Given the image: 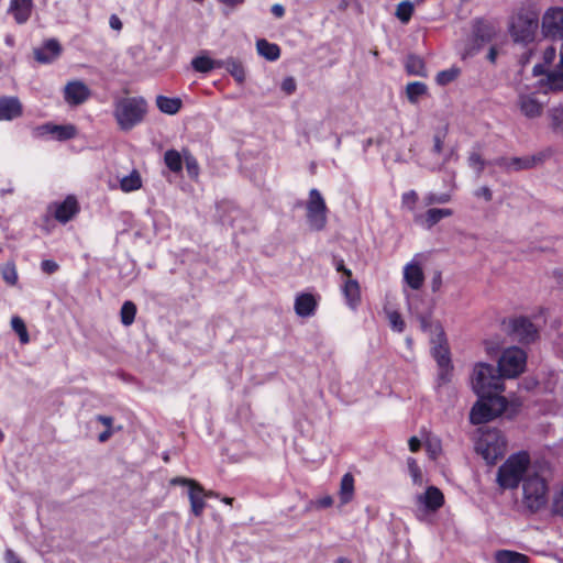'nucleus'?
Instances as JSON below:
<instances>
[{
  "label": "nucleus",
  "instance_id": "nucleus-1",
  "mask_svg": "<svg viewBox=\"0 0 563 563\" xmlns=\"http://www.w3.org/2000/svg\"><path fill=\"white\" fill-rule=\"evenodd\" d=\"M538 465L530 462L529 454L519 452L510 455L498 468L496 481L503 489L517 488L531 470Z\"/></svg>",
  "mask_w": 563,
  "mask_h": 563
},
{
  "label": "nucleus",
  "instance_id": "nucleus-2",
  "mask_svg": "<svg viewBox=\"0 0 563 563\" xmlns=\"http://www.w3.org/2000/svg\"><path fill=\"white\" fill-rule=\"evenodd\" d=\"M147 113L143 97H121L114 101L113 117L120 130L130 131L141 124Z\"/></svg>",
  "mask_w": 563,
  "mask_h": 563
},
{
  "label": "nucleus",
  "instance_id": "nucleus-3",
  "mask_svg": "<svg viewBox=\"0 0 563 563\" xmlns=\"http://www.w3.org/2000/svg\"><path fill=\"white\" fill-rule=\"evenodd\" d=\"M410 151L417 154L420 165L431 170L440 169L455 155V150L450 143H415Z\"/></svg>",
  "mask_w": 563,
  "mask_h": 563
},
{
  "label": "nucleus",
  "instance_id": "nucleus-4",
  "mask_svg": "<svg viewBox=\"0 0 563 563\" xmlns=\"http://www.w3.org/2000/svg\"><path fill=\"white\" fill-rule=\"evenodd\" d=\"M471 384L478 397L500 394L504 390L503 377L498 368L487 363H477L474 366Z\"/></svg>",
  "mask_w": 563,
  "mask_h": 563
},
{
  "label": "nucleus",
  "instance_id": "nucleus-5",
  "mask_svg": "<svg viewBox=\"0 0 563 563\" xmlns=\"http://www.w3.org/2000/svg\"><path fill=\"white\" fill-rule=\"evenodd\" d=\"M475 450L488 464H495L506 452V440L497 429L481 427Z\"/></svg>",
  "mask_w": 563,
  "mask_h": 563
},
{
  "label": "nucleus",
  "instance_id": "nucleus-6",
  "mask_svg": "<svg viewBox=\"0 0 563 563\" xmlns=\"http://www.w3.org/2000/svg\"><path fill=\"white\" fill-rule=\"evenodd\" d=\"M548 485L540 473V466L531 470L528 477L522 483V504L531 511L536 512L547 503Z\"/></svg>",
  "mask_w": 563,
  "mask_h": 563
},
{
  "label": "nucleus",
  "instance_id": "nucleus-7",
  "mask_svg": "<svg viewBox=\"0 0 563 563\" xmlns=\"http://www.w3.org/2000/svg\"><path fill=\"white\" fill-rule=\"evenodd\" d=\"M507 407V400L499 394H489L478 397L470 412V420L473 424L486 423L500 416Z\"/></svg>",
  "mask_w": 563,
  "mask_h": 563
},
{
  "label": "nucleus",
  "instance_id": "nucleus-8",
  "mask_svg": "<svg viewBox=\"0 0 563 563\" xmlns=\"http://www.w3.org/2000/svg\"><path fill=\"white\" fill-rule=\"evenodd\" d=\"M438 334L432 340V355L438 365L437 385L439 387L449 384L453 377V365L450 356V350L446 344L445 334L441 327H437Z\"/></svg>",
  "mask_w": 563,
  "mask_h": 563
},
{
  "label": "nucleus",
  "instance_id": "nucleus-9",
  "mask_svg": "<svg viewBox=\"0 0 563 563\" xmlns=\"http://www.w3.org/2000/svg\"><path fill=\"white\" fill-rule=\"evenodd\" d=\"M307 222L311 230L321 231L328 221V208L321 192L312 188L306 202Z\"/></svg>",
  "mask_w": 563,
  "mask_h": 563
},
{
  "label": "nucleus",
  "instance_id": "nucleus-10",
  "mask_svg": "<svg viewBox=\"0 0 563 563\" xmlns=\"http://www.w3.org/2000/svg\"><path fill=\"white\" fill-rule=\"evenodd\" d=\"M553 156L551 147H547L536 154L522 157H500L495 161V164L507 172H519L538 167L549 161Z\"/></svg>",
  "mask_w": 563,
  "mask_h": 563
},
{
  "label": "nucleus",
  "instance_id": "nucleus-11",
  "mask_svg": "<svg viewBox=\"0 0 563 563\" xmlns=\"http://www.w3.org/2000/svg\"><path fill=\"white\" fill-rule=\"evenodd\" d=\"M527 364V354L517 346L506 349L499 361L498 371L503 378H515L520 375Z\"/></svg>",
  "mask_w": 563,
  "mask_h": 563
},
{
  "label": "nucleus",
  "instance_id": "nucleus-12",
  "mask_svg": "<svg viewBox=\"0 0 563 563\" xmlns=\"http://www.w3.org/2000/svg\"><path fill=\"white\" fill-rule=\"evenodd\" d=\"M538 26L537 16L528 13L519 14L511 23V36L515 42L528 44L533 41Z\"/></svg>",
  "mask_w": 563,
  "mask_h": 563
},
{
  "label": "nucleus",
  "instance_id": "nucleus-13",
  "mask_svg": "<svg viewBox=\"0 0 563 563\" xmlns=\"http://www.w3.org/2000/svg\"><path fill=\"white\" fill-rule=\"evenodd\" d=\"M34 137L52 139L54 141H67L78 137L77 129L73 124L45 123L34 130Z\"/></svg>",
  "mask_w": 563,
  "mask_h": 563
},
{
  "label": "nucleus",
  "instance_id": "nucleus-14",
  "mask_svg": "<svg viewBox=\"0 0 563 563\" xmlns=\"http://www.w3.org/2000/svg\"><path fill=\"white\" fill-rule=\"evenodd\" d=\"M170 484L189 486L188 496L190 500L191 511L196 517L201 516L206 508V490L202 488V486L198 484L196 481L185 477H174L170 481Z\"/></svg>",
  "mask_w": 563,
  "mask_h": 563
},
{
  "label": "nucleus",
  "instance_id": "nucleus-15",
  "mask_svg": "<svg viewBox=\"0 0 563 563\" xmlns=\"http://www.w3.org/2000/svg\"><path fill=\"white\" fill-rule=\"evenodd\" d=\"M542 31L545 36L559 37L563 42V8H550L545 11Z\"/></svg>",
  "mask_w": 563,
  "mask_h": 563
},
{
  "label": "nucleus",
  "instance_id": "nucleus-16",
  "mask_svg": "<svg viewBox=\"0 0 563 563\" xmlns=\"http://www.w3.org/2000/svg\"><path fill=\"white\" fill-rule=\"evenodd\" d=\"M48 211L58 222L67 223L79 212V205L76 197L70 195L63 201L51 203Z\"/></svg>",
  "mask_w": 563,
  "mask_h": 563
},
{
  "label": "nucleus",
  "instance_id": "nucleus-17",
  "mask_svg": "<svg viewBox=\"0 0 563 563\" xmlns=\"http://www.w3.org/2000/svg\"><path fill=\"white\" fill-rule=\"evenodd\" d=\"M451 216H453V210L450 208H430L424 213H413V221L416 224L430 230L442 219Z\"/></svg>",
  "mask_w": 563,
  "mask_h": 563
},
{
  "label": "nucleus",
  "instance_id": "nucleus-18",
  "mask_svg": "<svg viewBox=\"0 0 563 563\" xmlns=\"http://www.w3.org/2000/svg\"><path fill=\"white\" fill-rule=\"evenodd\" d=\"M90 95L91 91L88 86L80 80L69 81L64 88V99L70 106L84 103Z\"/></svg>",
  "mask_w": 563,
  "mask_h": 563
},
{
  "label": "nucleus",
  "instance_id": "nucleus-19",
  "mask_svg": "<svg viewBox=\"0 0 563 563\" xmlns=\"http://www.w3.org/2000/svg\"><path fill=\"white\" fill-rule=\"evenodd\" d=\"M512 334L523 343L534 341L538 330L534 324L526 317H518L510 321Z\"/></svg>",
  "mask_w": 563,
  "mask_h": 563
},
{
  "label": "nucleus",
  "instance_id": "nucleus-20",
  "mask_svg": "<svg viewBox=\"0 0 563 563\" xmlns=\"http://www.w3.org/2000/svg\"><path fill=\"white\" fill-rule=\"evenodd\" d=\"M62 54V46L55 38L46 40L42 46L33 49L34 59L40 64H51Z\"/></svg>",
  "mask_w": 563,
  "mask_h": 563
},
{
  "label": "nucleus",
  "instance_id": "nucleus-21",
  "mask_svg": "<svg viewBox=\"0 0 563 563\" xmlns=\"http://www.w3.org/2000/svg\"><path fill=\"white\" fill-rule=\"evenodd\" d=\"M23 113V106L18 97H0V121H12Z\"/></svg>",
  "mask_w": 563,
  "mask_h": 563
},
{
  "label": "nucleus",
  "instance_id": "nucleus-22",
  "mask_svg": "<svg viewBox=\"0 0 563 563\" xmlns=\"http://www.w3.org/2000/svg\"><path fill=\"white\" fill-rule=\"evenodd\" d=\"M404 282L413 290H418L424 283L422 267L416 260H412L404 267Z\"/></svg>",
  "mask_w": 563,
  "mask_h": 563
},
{
  "label": "nucleus",
  "instance_id": "nucleus-23",
  "mask_svg": "<svg viewBox=\"0 0 563 563\" xmlns=\"http://www.w3.org/2000/svg\"><path fill=\"white\" fill-rule=\"evenodd\" d=\"M417 501L427 510L437 511L443 506L444 496L435 486H429L423 494L418 495Z\"/></svg>",
  "mask_w": 563,
  "mask_h": 563
},
{
  "label": "nucleus",
  "instance_id": "nucleus-24",
  "mask_svg": "<svg viewBox=\"0 0 563 563\" xmlns=\"http://www.w3.org/2000/svg\"><path fill=\"white\" fill-rule=\"evenodd\" d=\"M32 10L33 0H10L8 12L18 24H24L29 21Z\"/></svg>",
  "mask_w": 563,
  "mask_h": 563
},
{
  "label": "nucleus",
  "instance_id": "nucleus-25",
  "mask_svg": "<svg viewBox=\"0 0 563 563\" xmlns=\"http://www.w3.org/2000/svg\"><path fill=\"white\" fill-rule=\"evenodd\" d=\"M518 107L523 115L527 118L539 117L542 112V103L534 95H520L518 99Z\"/></svg>",
  "mask_w": 563,
  "mask_h": 563
},
{
  "label": "nucleus",
  "instance_id": "nucleus-26",
  "mask_svg": "<svg viewBox=\"0 0 563 563\" xmlns=\"http://www.w3.org/2000/svg\"><path fill=\"white\" fill-rule=\"evenodd\" d=\"M317 300L311 294H300L295 299V311L299 317L307 318L314 314Z\"/></svg>",
  "mask_w": 563,
  "mask_h": 563
},
{
  "label": "nucleus",
  "instance_id": "nucleus-27",
  "mask_svg": "<svg viewBox=\"0 0 563 563\" xmlns=\"http://www.w3.org/2000/svg\"><path fill=\"white\" fill-rule=\"evenodd\" d=\"M495 30L492 24L485 21H477L473 27V36L475 42L486 44L493 40Z\"/></svg>",
  "mask_w": 563,
  "mask_h": 563
},
{
  "label": "nucleus",
  "instance_id": "nucleus-28",
  "mask_svg": "<svg viewBox=\"0 0 563 563\" xmlns=\"http://www.w3.org/2000/svg\"><path fill=\"white\" fill-rule=\"evenodd\" d=\"M343 294L350 307L355 308L361 299L360 285L355 279L347 277L343 285Z\"/></svg>",
  "mask_w": 563,
  "mask_h": 563
},
{
  "label": "nucleus",
  "instance_id": "nucleus-29",
  "mask_svg": "<svg viewBox=\"0 0 563 563\" xmlns=\"http://www.w3.org/2000/svg\"><path fill=\"white\" fill-rule=\"evenodd\" d=\"M339 497L342 505L350 503L354 497V477L351 473H346L341 478Z\"/></svg>",
  "mask_w": 563,
  "mask_h": 563
},
{
  "label": "nucleus",
  "instance_id": "nucleus-30",
  "mask_svg": "<svg viewBox=\"0 0 563 563\" xmlns=\"http://www.w3.org/2000/svg\"><path fill=\"white\" fill-rule=\"evenodd\" d=\"M405 67L411 76L427 77L424 60L418 55L407 56Z\"/></svg>",
  "mask_w": 563,
  "mask_h": 563
},
{
  "label": "nucleus",
  "instance_id": "nucleus-31",
  "mask_svg": "<svg viewBox=\"0 0 563 563\" xmlns=\"http://www.w3.org/2000/svg\"><path fill=\"white\" fill-rule=\"evenodd\" d=\"M156 106L163 113L173 115L176 114L181 108V100L179 98H169L165 96L156 97Z\"/></svg>",
  "mask_w": 563,
  "mask_h": 563
},
{
  "label": "nucleus",
  "instance_id": "nucleus-32",
  "mask_svg": "<svg viewBox=\"0 0 563 563\" xmlns=\"http://www.w3.org/2000/svg\"><path fill=\"white\" fill-rule=\"evenodd\" d=\"M256 49L261 56L272 62L276 60L280 55V49L278 45L269 43L266 40H258L256 42Z\"/></svg>",
  "mask_w": 563,
  "mask_h": 563
},
{
  "label": "nucleus",
  "instance_id": "nucleus-33",
  "mask_svg": "<svg viewBox=\"0 0 563 563\" xmlns=\"http://www.w3.org/2000/svg\"><path fill=\"white\" fill-rule=\"evenodd\" d=\"M225 70L234 78L239 85H242L246 79V73L242 62L234 57L227 58Z\"/></svg>",
  "mask_w": 563,
  "mask_h": 563
},
{
  "label": "nucleus",
  "instance_id": "nucleus-34",
  "mask_svg": "<svg viewBox=\"0 0 563 563\" xmlns=\"http://www.w3.org/2000/svg\"><path fill=\"white\" fill-rule=\"evenodd\" d=\"M496 563H528L529 559L527 555L510 551L499 550L495 553Z\"/></svg>",
  "mask_w": 563,
  "mask_h": 563
},
{
  "label": "nucleus",
  "instance_id": "nucleus-35",
  "mask_svg": "<svg viewBox=\"0 0 563 563\" xmlns=\"http://www.w3.org/2000/svg\"><path fill=\"white\" fill-rule=\"evenodd\" d=\"M164 162L168 169L173 173H180L184 164V153H179L175 150H168L165 152Z\"/></svg>",
  "mask_w": 563,
  "mask_h": 563
},
{
  "label": "nucleus",
  "instance_id": "nucleus-36",
  "mask_svg": "<svg viewBox=\"0 0 563 563\" xmlns=\"http://www.w3.org/2000/svg\"><path fill=\"white\" fill-rule=\"evenodd\" d=\"M142 187L141 175L137 170H132L130 175L124 176L120 180V188L124 192H131Z\"/></svg>",
  "mask_w": 563,
  "mask_h": 563
},
{
  "label": "nucleus",
  "instance_id": "nucleus-37",
  "mask_svg": "<svg viewBox=\"0 0 563 563\" xmlns=\"http://www.w3.org/2000/svg\"><path fill=\"white\" fill-rule=\"evenodd\" d=\"M427 92L426 84L421 81L409 82L406 87V95L411 103H417L419 98Z\"/></svg>",
  "mask_w": 563,
  "mask_h": 563
},
{
  "label": "nucleus",
  "instance_id": "nucleus-38",
  "mask_svg": "<svg viewBox=\"0 0 563 563\" xmlns=\"http://www.w3.org/2000/svg\"><path fill=\"white\" fill-rule=\"evenodd\" d=\"M184 163L189 178L197 181L200 174V167L197 159L188 151H184Z\"/></svg>",
  "mask_w": 563,
  "mask_h": 563
},
{
  "label": "nucleus",
  "instance_id": "nucleus-39",
  "mask_svg": "<svg viewBox=\"0 0 563 563\" xmlns=\"http://www.w3.org/2000/svg\"><path fill=\"white\" fill-rule=\"evenodd\" d=\"M121 322L124 325H131L134 322L136 307L132 301H125L121 307Z\"/></svg>",
  "mask_w": 563,
  "mask_h": 563
},
{
  "label": "nucleus",
  "instance_id": "nucleus-40",
  "mask_svg": "<svg viewBox=\"0 0 563 563\" xmlns=\"http://www.w3.org/2000/svg\"><path fill=\"white\" fill-rule=\"evenodd\" d=\"M11 327L19 335L20 342L22 344L29 343L30 336H29L25 323L20 317H18V316L12 317Z\"/></svg>",
  "mask_w": 563,
  "mask_h": 563
},
{
  "label": "nucleus",
  "instance_id": "nucleus-41",
  "mask_svg": "<svg viewBox=\"0 0 563 563\" xmlns=\"http://www.w3.org/2000/svg\"><path fill=\"white\" fill-rule=\"evenodd\" d=\"M460 75V69L456 67H451L449 69H444L438 73L435 81L440 86H445L457 78Z\"/></svg>",
  "mask_w": 563,
  "mask_h": 563
},
{
  "label": "nucleus",
  "instance_id": "nucleus-42",
  "mask_svg": "<svg viewBox=\"0 0 563 563\" xmlns=\"http://www.w3.org/2000/svg\"><path fill=\"white\" fill-rule=\"evenodd\" d=\"M413 12V4L410 1H401L396 9V16L402 22L408 23Z\"/></svg>",
  "mask_w": 563,
  "mask_h": 563
},
{
  "label": "nucleus",
  "instance_id": "nucleus-43",
  "mask_svg": "<svg viewBox=\"0 0 563 563\" xmlns=\"http://www.w3.org/2000/svg\"><path fill=\"white\" fill-rule=\"evenodd\" d=\"M191 66L196 71L209 73L212 70V58L200 55L191 60Z\"/></svg>",
  "mask_w": 563,
  "mask_h": 563
},
{
  "label": "nucleus",
  "instance_id": "nucleus-44",
  "mask_svg": "<svg viewBox=\"0 0 563 563\" xmlns=\"http://www.w3.org/2000/svg\"><path fill=\"white\" fill-rule=\"evenodd\" d=\"M451 201V195L443 192V194H435V192H428L423 197L424 206L429 207L432 205H443Z\"/></svg>",
  "mask_w": 563,
  "mask_h": 563
},
{
  "label": "nucleus",
  "instance_id": "nucleus-45",
  "mask_svg": "<svg viewBox=\"0 0 563 563\" xmlns=\"http://www.w3.org/2000/svg\"><path fill=\"white\" fill-rule=\"evenodd\" d=\"M547 85L551 90L563 89V70H552L547 75Z\"/></svg>",
  "mask_w": 563,
  "mask_h": 563
},
{
  "label": "nucleus",
  "instance_id": "nucleus-46",
  "mask_svg": "<svg viewBox=\"0 0 563 563\" xmlns=\"http://www.w3.org/2000/svg\"><path fill=\"white\" fill-rule=\"evenodd\" d=\"M418 201V194L415 190H409L401 196V207L408 211L413 212Z\"/></svg>",
  "mask_w": 563,
  "mask_h": 563
},
{
  "label": "nucleus",
  "instance_id": "nucleus-47",
  "mask_svg": "<svg viewBox=\"0 0 563 563\" xmlns=\"http://www.w3.org/2000/svg\"><path fill=\"white\" fill-rule=\"evenodd\" d=\"M407 465H408L409 474L412 478V482L417 485H421L422 484V473H421V470H420L417 461L413 457H409L407 460Z\"/></svg>",
  "mask_w": 563,
  "mask_h": 563
},
{
  "label": "nucleus",
  "instance_id": "nucleus-48",
  "mask_svg": "<svg viewBox=\"0 0 563 563\" xmlns=\"http://www.w3.org/2000/svg\"><path fill=\"white\" fill-rule=\"evenodd\" d=\"M388 321L394 331L402 332L405 329V322L397 311L388 312Z\"/></svg>",
  "mask_w": 563,
  "mask_h": 563
},
{
  "label": "nucleus",
  "instance_id": "nucleus-49",
  "mask_svg": "<svg viewBox=\"0 0 563 563\" xmlns=\"http://www.w3.org/2000/svg\"><path fill=\"white\" fill-rule=\"evenodd\" d=\"M2 277L9 285H15L18 282V273L13 264H7L2 269Z\"/></svg>",
  "mask_w": 563,
  "mask_h": 563
},
{
  "label": "nucleus",
  "instance_id": "nucleus-50",
  "mask_svg": "<svg viewBox=\"0 0 563 563\" xmlns=\"http://www.w3.org/2000/svg\"><path fill=\"white\" fill-rule=\"evenodd\" d=\"M483 45L484 44L481 42H475L474 36H472V38L470 40V43L464 48V52L462 54L463 58L472 57V56L476 55Z\"/></svg>",
  "mask_w": 563,
  "mask_h": 563
},
{
  "label": "nucleus",
  "instance_id": "nucleus-51",
  "mask_svg": "<svg viewBox=\"0 0 563 563\" xmlns=\"http://www.w3.org/2000/svg\"><path fill=\"white\" fill-rule=\"evenodd\" d=\"M552 125L555 131L563 135V110H555L553 112Z\"/></svg>",
  "mask_w": 563,
  "mask_h": 563
},
{
  "label": "nucleus",
  "instance_id": "nucleus-52",
  "mask_svg": "<svg viewBox=\"0 0 563 563\" xmlns=\"http://www.w3.org/2000/svg\"><path fill=\"white\" fill-rule=\"evenodd\" d=\"M297 84L294 77H286L282 82V90L286 95H291L296 91Z\"/></svg>",
  "mask_w": 563,
  "mask_h": 563
},
{
  "label": "nucleus",
  "instance_id": "nucleus-53",
  "mask_svg": "<svg viewBox=\"0 0 563 563\" xmlns=\"http://www.w3.org/2000/svg\"><path fill=\"white\" fill-rule=\"evenodd\" d=\"M470 165L477 170V173H482L484 169V161L481 155L477 153H472L468 157Z\"/></svg>",
  "mask_w": 563,
  "mask_h": 563
},
{
  "label": "nucleus",
  "instance_id": "nucleus-54",
  "mask_svg": "<svg viewBox=\"0 0 563 563\" xmlns=\"http://www.w3.org/2000/svg\"><path fill=\"white\" fill-rule=\"evenodd\" d=\"M41 268L46 274H54L59 268L58 264L52 260H45L41 263Z\"/></svg>",
  "mask_w": 563,
  "mask_h": 563
},
{
  "label": "nucleus",
  "instance_id": "nucleus-55",
  "mask_svg": "<svg viewBox=\"0 0 563 563\" xmlns=\"http://www.w3.org/2000/svg\"><path fill=\"white\" fill-rule=\"evenodd\" d=\"M474 195L478 198H483L485 201H490L493 199V192L489 187L483 186L475 190Z\"/></svg>",
  "mask_w": 563,
  "mask_h": 563
},
{
  "label": "nucleus",
  "instance_id": "nucleus-56",
  "mask_svg": "<svg viewBox=\"0 0 563 563\" xmlns=\"http://www.w3.org/2000/svg\"><path fill=\"white\" fill-rule=\"evenodd\" d=\"M4 560L7 563H24L19 556L18 554L11 550V549H8L4 553Z\"/></svg>",
  "mask_w": 563,
  "mask_h": 563
},
{
  "label": "nucleus",
  "instance_id": "nucleus-57",
  "mask_svg": "<svg viewBox=\"0 0 563 563\" xmlns=\"http://www.w3.org/2000/svg\"><path fill=\"white\" fill-rule=\"evenodd\" d=\"M334 266L338 272L343 273L346 277H351L352 272L345 267L342 258H334Z\"/></svg>",
  "mask_w": 563,
  "mask_h": 563
},
{
  "label": "nucleus",
  "instance_id": "nucleus-58",
  "mask_svg": "<svg viewBox=\"0 0 563 563\" xmlns=\"http://www.w3.org/2000/svg\"><path fill=\"white\" fill-rule=\"evenodd\" d=\"M554 510L558 515L563 516V488L554 500Z\"/></svg>",
  "mask_w": 563,
  "mask_h": 563
},
{
  "label": "nucleus",
  "instance_id": "nucleus-59",
  "mask_svg": "<svg viewBox=\"0 0 563 563\" xmlns=\"http://www.w3.org/2000/svg\"><path fill=\"white\" fill-rule=\"evenodd\" d=\"M555 56H556V51L552 46L548 47L543 53L544 62L548 64L552 63L554 60Z\"/></svg>",
  "mask_w": 563,
  "mask_h": 563
},
{
  "label": "nucleus",
  "instance_id": "nucleus-60",
  "mask_svg": "<svg viewBox=\"0 0 563 563\" xmlns=\"http://www.w3.org/2000/svg\"><path fill=\"white\" fill-rule=\"evenodd\" d=\"M109 24H110V27L115 30V31H120L122 29V22L119 19V16H117L115 14H112L110 16Z\"/></svg>",
  "mask_w": 563,
  "mask_h": 563
},
{
  "label": "nucleus",
  "instance_id": "nucleus-61",
  "mask_svg": "<svg viewBox=\"0 0 563 563\" xmlns=\"http://www.w3.org/2000/svg\"><path fill=\"white\" fill-rule=\"evenodd\" d=\"M271 12L276 18H283L284 14H285V8L282 4H279V3H275V4L272 5Z\"/></svg>",
  "mask_w": 563,
  "mask_h": 563
},
{
  "label": "nucleus",
  "instance_id": "nucleus-62",
  "mask_svg": "<svg viewBox=\"0 0 563 563\" xmlns=\"http://www.w3.org/2000/svg\"><path fill=\"white\" fill-rule=\"evenodd\" d=\"M441 285H442V277H441V273L438 272L432 277V282H431L432 290L438 291L440 289Z\"/></svg>",
  "mask_w": 563,
  "mask_h": 563
},
{
  "label": "nucleus",
  "instance_id": "nucleus-63",
  "mask_svg": "<svg viewBox=\"0 0 563 563\" xmlns=\"http://www.w3.org/2000/svg\"><path fill=\"white\" fill-rule=\"evenodd\" d=\"M332 504H333V498L331 496H324L317 500V505L320 508L330 507V506H332Z\"/></svg>",
  "mask_w": 563,
  "mask_h": 563
},
{
  "label": "nucleus",
  "instance_id": "nucleus-64",
  "mask_svg": "<svg viewBox=\"0 0 563 563\" xmlns=\"http://www.w3.org/2000/svg\"><path fill=\"white\" fill-rule=\"evenodd\" d=\"M554 278L558 285L563 289V269H556L553 272Z\"/></svg>",
  "mask_w": 563,
  "mask_h": 563
}]
</instances>
